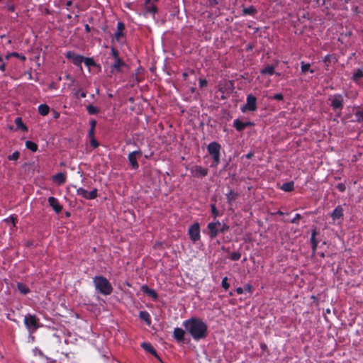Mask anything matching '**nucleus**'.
<instances>
[{
    "instance_id": "nucleus-1",
    "label": "nucleus",
    "mask_w": 363,
    "mask_h": 363,
    "mask_svg": "<svg viewBox=\"0 0 363 363\" xmlns=\"http://www.w3.org/2000/svg\"><path fill=\"white\" fill-rule=\"evenodd\" d=\"M183 326L196 341L204 339L208 335L207 324L199 318L193 317L184 320Z\"/></svg>"
},
{
    "instance_id": "nucleus-2",
    "label": "nucleus",
    "mask_w": 363,
    "mask_h": 363,
    "mask_svg": "<svg viewBox=\"0 0 363 363\" xmlns=\"http://www.w3.org/2000/svg\"><path fill=\"white\" fill-rule=\"evenodd\" d=\"M93 283L96 290L104 296H108L113 292V286L109 281L103 276H95Z\"/></svg>"
},
{
    "instance_id": "nucleus-3",
    "label": "nucleus",
    "mask_w": 363,
    "mask_h": 363,
    "mask_svg": "<svg viewBox=\"0 0 363 363\" xmlns=\"http://www.w3.org/2000/svg\"><path fill=\"white\" fill-rule=\"evenodd\" d=\"M221 145L217 142H211L207 146L208 154L213 158V166H217L220 162Z\"/></svg>"
},
{
    "instance_id": "nucleus-4",
    "label": "nucleus",
    "mask_w": 363,
    "mask_h": 363,
    "mask_svg": "<svg viewBox=\"0 0 363 363\" xmlns=\"http://www.w3.org/2000/svg\"><path fill=\"white\" fill-rule=\"evenodd\" d=\"M330 106L335 112H341L344 107L345 100L342 94H335L328 97Z\"/></svg>"
},
{
    "instance_id": "nucleus-5",
    "label": "nucleus",
    "mask_w": 363,
    "mask_h": 363,
    "mask_svg": "<svg viewBox=\"0 0 363 363\" xmlns=\"http://www.w3.org/2000/svg\"><path fill=\"white\" fill-rule=\"evenodd\" d=\"M24 324L30 333L35 332L39 328V319L35 315L28 314L25 316Z\"/></svg>"
},
{
    "instance_id": "nucleus-6",
    "label": "nucleus",
    "mask_w": 363,
    "mask_h": 363,
    "mask_svg": "<svg viewBox=\"0 0 363 363\" xmlns=\"http://www.w3.org/2000/svg\"><path fill=\"white\" fill-rule=\"evenodd\" d=\"M143 156L142 151L138 149V150H135L133 152H130L128 155V160L131 166V168L133 169H138L139 168V164L138 162V160L140 159Z\"/></svg>"
},
{
    "instance_id": "nucleus-7",
    "label": "nucleus",
    "mask_w": 363,
    "mask_h": 363,
    "mask_svg": "<svg viewBox=\"0 0 363 363\" xmlns=\"http://www.w3.org/2000/svg\"><path fill=\"white\" fill-rule=\"evenodd\" d=\"M257 108V98L251 94H248L247 96L245 105L241 108L242 111H255Z\"/></svg>"
},
{
    "instance_id": "nucleus-8",
    "label": "nucleus",
    "mask_w": 363,
    "mask_h": 363,
    "mask_svg": "<svg viewBox=\"0 0 363 363\" xmlns=\"http://www.w3.org/2000/svg\"><path fill=\"white\" fill-rule=\"evenodd\" d=\"M188 234L193 242L199 241L201 238L199 223H194L193 225H191L189 228Z\"/></svg>"
},
{
    "instance_id": "nucleus-9",
    "label": "nucleus",
    "mask_w": 363,
    "mask_h": 363,
    "mask_svg": "<svg viewBox=\"0 0 363 363\" xmlns=\"http://www.w3.org/2000/svg\"><path fill=\"white\" fill-rule=\"evenodd\" d=\"M65 57L67 59L72 60V62L77 67H80L82 68V64L84 60V57L75 53L73 51H67L65 54Z\"/></svg>"
},
{
    "instance_id": "nucleus-10",
    "label": "nucleus",
    "mask_w": 363,
    "mask_h": 363,
    "mask_svg": "<svg viewBox=\"0 0 363 363\" xmlns=\"http://www.w3.org/2000/svg\"><path fill=\"white\" fill-rule=\"evenodd\" d=\"M221 225V223L218 220L216 222H211L207 225L208 235L211 239L216 238L220 233L219 226Z\"/></svg>"
},
{
    "instance_id": "nucleus-11",
    "label": "nucleus",
    "mask_w": 363,
    "mask_h": 363,
    "mask_svg": "<svg viewBox=\"0 0 363 363\" xmlns=\"http://www.w3.org/2000/svg\"><path fill=\"white\" fill-rule=\"evenodd\" d=\"M97 192L98 191L96 189H94L91 191H88L86 189L81 187L77 190V194L78 195L82 196L83 198L88 200L95 199L98 196Z\"/></svg>"
},
{
    "instance_id": "nucleus-12",
    "label": "nucleus",
    "mask_w": 363,
    "mask_h": 363,
    "mask_svg": "<svg viewBox=\"0 0 363 363\" xmlns=\"http://www.w3.org/2000/svg\"><path fill=\"white\" fill-rule=\"evenodd\" d=\"M191 174L194 177H204L207 176L208 169L199 165L193 166L191 169Z\"/></svg>"
},
{
    "instance_id": "nucleus-13",
    "label": "nucleus",
    "mask_w": 363,
    "mask_h": 363,
    "mask_svg": "<svg viewBox=\"0 0 363 363\" xmlns=\"http://www.w3.org/2000/svg\"><path fill=\"white\" fill-rule=\"evenodd\" d=\"M141 347L145 350L146 352L152 354L155 358L161 363H164L160 356L157 354L155 349L152 347V345L150 342H143L141 343Z\"/></svg>"
},
{
    "instance_id": "nucleus-14",
    "label": "nucleus",
    "mask_w": 363,
    "mask_h": 363,
    "mask_svg": "<svg viewBox=\"0 0 363 363\" xmlns=\"http://www.w3.org/2000/svg\"><path fill=\"white\" fill-rule=\"evenodd\" d=\"M253 125L254 123L251 121L242 122L238 118L233 121V127L239 132H241L246 128L252 126Z\"/></svg>"
},
{
    "instance_id": "nucleus-15",
    "label": "nucleus",
    "mask_w": 363,
    "mask_h": 363,
    "mask_svg": "<svg viewBox=\"0 0 363 363\" xmlns=\"http://www.w3.org/2000/svg\"><path fill=\"white\" fill-rule=\"evenodd\" d=\"M49 205L52 208L55 213H59L62 210V206L60 204L59 201L57 198L50 196L48 199Z\"/></svg>"
},
{
    "instance_id": "nucleus-16",
    "label": "nucleus",
    "mask_w": 363,
    "mask_h": 363,
    "mask_svg": "<svg viewBox=\"0 0 363 363\" xmlns=\"http://www.w3.org/2000/svg\"><path fill=\"white\" fill-rule=\"evenodd\" d=\"M330 216L333 221L343 219L344 216V210L342 207L340 205H338L335 207V208L333 211V212L330 214Z\"/></svg>"
},
{
    "instance_id": "nucleus-17",
    "label": "nucleus",
    "mask_w": 363,
    "mask_h": 363,
    "mask_svg": "<svg viewBox=\"0 0 363 363\" xmlns=\"http://www.w3.org/2000/svg\"><path fill=\"white\" fill-rule=\"evenodd\" d=\"M185 331L180 328H176L173 332L174 338L178 342H183L184 340Z\"/></svg>"
},
{
    "instance_id": "nucleus-18",
    "label": "nucleus",
    "mask_w": 363,
    "mask_h": 363,
    "mask_svg": "<svg viewBox=\"0 0 363 363\" xmlns=\"http://www.w3.org/2000/svg\"><path fill=\"white\" fill-rule=\"evenodd\" d=\"M141 291L154 300L158 298L157 293L154 289H150L147 285H143L141 286Z\"/></svg>"
},
{
    "instance_id": "nucleus-19",
    "label": "nucleus",
    "mask_w": 363,
    "mask_h": 363,
    "mask_svg": "<svg viewBox=\"0 0 363 363\" xmlns=\"http://www.w3.org/2000/svg\"><path fill=\"white\" fill-rule=\"evenodd\" d=\"M125 29V25L123 22L119 21L117 23V31L114 35V38L117 41H120L121 38L124 35L123 30Z\"/></svg>"
},
{
    "instance_id": "nucleus-20",
    "label": "nucleus",
    "mask_w": 363,
    "mask_h": 363,
    "mask_svg": "<svg viewBox=\"0 0 363 363\" xmlns=\"http://www.w3.org/2000/svg\"><path fill=\"white\" fill-rule=\"evenodd\" d=\"M318 234V232L317 231L316 228H314L312 230L311 237V248H312L313 253H315L317 250L318 240L316 239L315 237Z\"/></svg>"
},
{
    "instance_id": "nucleus-21",
    "label": "nucleus",
    "mask_w": 363,
    "mask_h": 363,
    "mask_svg": "<svg viewBox=\"0 0 363 363\" xmlns=\"http://www.w3.org/2000/svg\"><path fill=\"white\" fill-rule=\"evenodd\" d=\"M52 181L56 182L58 185H62L66 182V174L62 172L57 173L52 176Z\"/></svg>"
},
{
    "instance_id": "nucleus-22",
    "label": "nucleus",
    "mask_w": 363,
    "mask_h": 363,
    "mask_svg": "<svg viewBox=\"0 0 363 363\" xmlns=\"http://www.w3.org/2000/svg\"><path fill=\"white\" fill-rule=\"evenodd\" d=\"M323 62L325 64L326 69L328 70V67L331 63H336L337 60L335 55L328 54L326 55L323 58Z\"/></svg>"
},
{
    "instance_id": "nucleus-23",
    "label": "nucleus",
    "mask_w": 363,
    "mask_h": 363,
    "mask_svg": "<svg viewBox=\"0 0 363 363\" xmlns=\"http://www.w3.org/2000/svg\"><path fill=\"white\" fill-rule=\"evenodd\" d=\"M139 318L144 320L147 325H150L152 323L151 316L150 313L146 311H140Z\"/></svg>"
},
{
    "instance_id": "nucleus-24",
    "label": "nucleus",
    "mask_w": 363,
    "mask_h": 363,
    "mask_svg": "<svg viewBox=\"0 0 363 363\" xmlns=\"http://www.w3.org/2000/svg\"><path fill=\"white\" fill-rule=\"evenodd\" d=\"M275 67L273 65H267L264 68L260 70V73L262 75H273L275 74Z\"/></svg>"
},
{
    "instance_id": "nucleus-25",
    "label": "nucleus",
    "mask_w": 363,
    "mask_h": 363,
    "mask_svg": "<svg viewBox=\"0 0 363 363\" xmlns=\"http://www.w3.org/2000/svg\"><path fill=\"white\" fill-rule=\"evenodd\" d=\"M123 66H125V63L123 60L120 58L115 60V62L112 65L111 68L120 72L121 71V67Z\"/></svg>"
},
{
    "instance_id": "nucleus-26",
    "label": "nucleus",
    "mask_w": 363,
    "mask_h": 363,
    "mask_svg": "<svg viewBox=\"0 0 363 363\" xmlns=\"http://www.w3.org/2000/svg\"><path fill=\"white\" fill-rule=\"evenodd\" d=\"M15 123L16 125V129H20L23 132L28 131V127L23 123L22 118L21 117H17L15 119Z\"/></svg>"
},
{
    "instance_id": "nucleus-27",
    "label": "nucleus",
    "mask_w": 363,
    "mask_h": 363,
    "mask_svg": "<svg viewBox=\"0 0 363 363\" xmlns=\"http://www.w3.org/2000/svg\"><path fill=\"white\" fill-rule=\"evenodd\" d=\"M280 189L284 191H286V192H291L294 190V182H286V183H284L280 187Z\"/></svg>"
},
{
    "instance_id": "nucleus-28",
    "label": "nucleus",
    "mask_w": 363,
    "mask_h": 363,
    "mask_svg": "<svg viewBox=\"0 0 363 363\" xmlns=\"http://www.w3.org/2000/svg\"><path fill=\"white\" fill-rule=\"evenodd\" d=\"M157 12V6L153 4H145V13H150L152 15V17L154 18L155 14Z\"/></svg>"
},
{
    "instance_id": "nucleus-29",
    "label": "nucleus",
    "mask_w": 363,
    "mask_h": 363,
    "mask_svg": "<svg viewBox=\"0 0 363 363\" xmlns=\"http://www.w3.org/2000/svg\"><path fill=\"white\" fill-rule=\"evenodd\" d=\"M238 194V193L235 192L233 190H230L228 194H226V199L228 201V203L230 205H232L233 202L235 201L237 199Z\"/></svg>"
},
{
    "instance_id": "nucleus-30",
    "label": "nucleus",
    "mask_w": 363,
    "mask_h": 363,
    "mask_svg": "<svg viewBox=\"0 0 363 363\" xmlns=\"http://www.w3.org/2000/svg\"><path fill=\"white\" fill-rule=\"evenodd\" d=\"M38 109L39 113L43 116H47L50 111V107L47 104L39 105Z\"/></svg>"
},
{
    "instance_id": "nucleus-31",
    "label": "nucleus",
    "mask_w": 363,
    "mask_h": 363,
    "mask_svg": "<svg viewBox=\"0 0 363 363\" xmlns=\"http://www.w3.org/2000/svg\"><path fill=\"white\" fill-rule=\"evenodd\" d=\"M25 145L27 149L30 150L33 152H35L38 151V146L33 141L27 140L25 143Z\"/></svg>"
},
{
    "instance_id": "nucleus-32",
    "label": "nucleus",
    "mask_w": 363,
    "mask_h": 363,
    "mask_svg": "<svg viewBox=\"0 0 363 363\" xmlns=\"http://www.w3.org/2000/svg\"><path fill=\"white\" fill-rule=\"evenodd\" d=\"M256 13H257V10L252 6L247 7V8H244L242 9V14L244 16H255Z\"/></svg>"
},
{
    "instance_id": "nucleus-33",
    "label": "nucleus",
    "mask_w": 363,
    "mask_h": 363,
    "mask_svg": "<svg viewBox=\"0 0 363 363\" xmlns=\"http://www.w3.org/2000/svg\"><path fill=\"white\" fill-rule=\"evenodd\" d=\"M310 67L311 65L309 63H305L304 62H301V69L303 74H306L307 72H310L312 74L314 73L315 71L311 69Z\"/></svg>"
},
{
    "instance_id": "nucleus-34",
    "label": "nucleus",
    "mask_w": 363,
    "mask_h": 363,
    "mask_svg": "<svg viewBox=\"0 0 363 363\" xmlns=\"http://www.w3.org/2000/svg\"><path fill=\"white\" fill-rule=\"evenodd\" d=\"M17 288L22 294H27L30 292L29 288L23 283H18Z\"/></svg>"
},
{
    "instance_id": "nucleus-35",
    "label": "nucleus",
    "mask_w": 363,
    "mask_h": 363,
    "mask_svg": "<svg viewBox=\"0 0 363 363\" xmlns=\"http://www.w3.org/2000/svg\"><path fill=\"white\" fill-rule=\"evenodd\" d=\"M86 110L90 115H96L99 113L100 109L98 107L93 106L92 104H89L86 106Z\"/></svg>"
},
{
    "instance_id": "nucleus-36",
    "label": "nucleus",
    "mask_w": 363,
    "mask_h": 363,
    "mask_svg": "<svg viewBox=\"0 0 363 363\" xmlns=\"http://www.w3.org/2000/svg\"><path fill=\"white\" fill-rule=\"evenodd\" d=\"M83 62H84L85 65L88 67L96 66V63L95 62L94 60L91 57H84V60L83 61Z\"/></svg>"
},
{
    "instance_id": "nucleus-37",
    "label": "nucleus",
    "mask_w": 363,
    "mask_h": 363,
    "mask_svg": "<svg viewBox=\"0 0 363 363\" xmlns=\"http://www.w3.org/2000/svg\"><path fill=\"white\" fill-rule=\"evenodd\" d=\"M363 77V71L361 69H358L352 76V80L357 82L359 79Z\"/></svg>"
},
{
    "instance_id": "nucleus-38",
    "label": "nucleus",
    "mask_w": 363,
    "mask_h": 363,
    "mask_svg": "<svg viewBox=\"0 0 363 363\" xmlns=\"http://www.w3.org/2000/svg\"><path fill=\"white\" fill-rule=\"evenodd\" d=\"M356 121L358 123L363 122V109L357 111L354 113Z\"/></svg>"
},
{
    "instance_id": "nucleus-39",
    "label": "nucleus",
    "mask_w": 363,
    "mask_h": 363,
    "mask_svg": "<svg viewBox=\"0 0 363 363\" xmlns=\"http://www.w3.org/2000/svg\"><path fill=\"white\" fill-rule=\"evenodd\" d=\"M5 222L9 223V221L12 223L13 227H16V223L18 221L17 216L15 215H11L9 218L4 220Z\"/></svg>"
},
{
    "instance_id": "nucleus-40",
    "label": "nucleus",
    "mask_w": 363,
    "mask_h": 363,
    "mask_svg": "<svg viewBox=\"0 0 363 363\" xmlns=\"http://www.w3.org/2000/svg\"><path fill=\"white\" fill-rule=\"evenodd\" d=\"M211 214L213 218H216L220 216V213L216 206V204H211Z\"/></svg>"
},
{
    "instance_id": "nucleus-41",
    "label": "nucleus",
    "mask_w": 363,
    "mask_h": 363,
    "mask_svg": "<svg viewBox=\"0 0 363 363\" xmlns=\"http://www.w3.org/2000/svg\"><path fill=\"white\" fill-rule=\"evenodd\" d=\"M74 95L76 98H85L86 96V92L82 91L81 89H77L74 91Z\"/></svg>"
},
{
    "instance_id": "nucleus-42",
    "label": "nucleus",
    "mask_w": 363,
    "mask_h": 363,
    "mask_svg": "<svg viewBox=\"0 0 363 363\" xmlns=\"http://www.w3.org/2000/svg\"><path fill=\"white\" fill-rule=\"evenodd\" d=\"M20 157V152L18 151H15L12 155H10L8 156V160H13V161H16L19 159Z\"/></svg>"
},
{
    "instance_id": "nucleus-43",
    "label": "nucleus",
    "mask_w": 363,
    "mask_h": 363,
    "mask_svg": "<svg viewBox=\"0 0 363 363\" xmlns=\"http://www.w3.org/2000/svg\"><path fill=\"white\" fill-rule=\"evenodd\" d=\"M240 257H241V253L239 252H232L230 255V258L233 261H238L240 259Z\"/></svg>"
},
{
    "instance_id": "nucleus-44",
    "label": "nucleus",
    "mask_w": 363,
    "mask_h": 363,
    "mask_svg": "<svg viewBox=\"0 0 363 363\" xmlns=\"http://www.w3.org/2000/svg\"><path fill=\"white\" fill-rule=\"evenodd\" d=\"M111 54L113 57L114 60L120 59L119 52L116 48L112 47L111 50Z\"/></svg>"
},
{
    "instance_id": "nucleus-45",
    "label": "nucleus",
    "mask_w": 363,
    "mask_h": 363,
    "mask_svg": "<svg viewBox=\"0 0 363 363\" xmlns=\"http://www.w3.org/2000/svg\"><path fill=\"white\" fill-rule=\"evenodd\" d=\"M222 287L226 291L229 289L230 284L228 283V277H225L223 278L222 282H221Z\"/></svg>"
},
{
    "instance_id": "nucleus-46",
    "label": "nucleus",
    "mask_w": 363,
    "mask_h": 363,
    "mask_svg": "<svg viewBox=\"0 0 363 363\" xmlns=\"http://www.w3.org/2000/svg\"><path fill=\"white\" fill-rule=\"evenodd\" d=\"M6 8H7V9H8L9 11H11V12H14V11H15V10H16V6H15V5H14L13 3H11V1H8L6 2Z\"/></svg>"
},
{
    "instance_id": "nucleus-47",
    "label": "nucleus",
    "mask_w": 363,
    "mask_h": 363,
    "mask_svg": "<svg viewBox=\"0 0 363 363\" xmlns=\"http://www.w3.org/2000/svg\"><path fill=\"white\" fill-rule=\"evenodd\" d=\"M13 57L20 59L21 61L24 62L26 60V57L23 55L19 54L18 52H11Z\"/></svg>"
},
{
    "instance_id": "nucleus-48",
    "label": "nucleus",
    "mask_w": 363,
    "mask_h": 363,
    "mask_svg": "<svg viewBox=\"0 0 363 363\" xmlns=\"http://www.w3.org/2000/svg\"><path fill=\"white\" fill-rule=\"evenodd\" d=\"M90 139V144H91V146L94 148H96L99 147V142L95 139V137H93V138H89Z\"/></svg>"
},
{
    "instance_id": "nucleus-49",
    "label": "nucleus",
    "mask_w": 363,
    "mask_h": 363,
    "mask_svg": "<svg viewBox=\"0 0 363 363\" xmlns=\"http://www.w3.org/2000/svg\"><path fill=\"white\" fill-rule=\"evenodd\" d=\"M302 218V216L301 214L299 213H296L295 215V216L294 217V218L291 220V223H294V224H298V221L299 220H301Z\"/></svg>"
},
{
    "instance_id": "nucleus-50",
    "label": "nucleus",
    "mask_w": 363,
    "mask_h": 363,
    "mask_svg": "<svg viewBox=\"0 0 363 363\" xmlns=\"http://www.w3.org/2000/svg\"><path fill=\"white\" fill-rule=\"evenodd\" d=\"M220 233H224L229 230V225L225 223H221V225L219 226Z\"/></svg>"
},
{
    "instance_id": "nucleus-51",
    "label": "nucleus",
    "mask_w": 363,
    "mask_h": 363,
    "mask_svg": "<svg viewBox=\"0 0 363 363\" xmlns=\"http://www.w3.org/2000/svg\"><path fill=\"white\" fill-rule=\"evenodd\" d=\"M199 84L200 88H203L208 85V82L206 79L200 78L199 79Z\"/></svg>"
},
{
    "instance_id": "nucleus-52",
    "label": "nucleus",
    "mask_w": 363,
    "mask_h": 363,
    "mask_svg": "<svg viewBox=\"0 0 363 363\" xmlns=\"http://www.w3.org/2000/svg\"><path fill=\"white\" fill-rule=\"evenodd\" d=\"M272 99L277 101H281L284 99V96L281 93H277L275 94L273 96H272Z\"/></svg>"
},
{
    "instance_id": "nucleus-53",
    "label": "nucleus",
    "mask_w": 363,
    "mask_h": 363,
    "mask_svg": "<svg viewBox=\"0 0 363 363\" xmlns=\"http://www.w3.org/2000/svg\"><path fill=\"white\" fill-rule=\"evenodd\" d=\"M336 187L340 192H344L346 190V186L343 183L338 184Z\"/></svg>"
},
{
    "instance_id": "nucleus-54",
    "label": "nucleus",
    "mask_w": 363,
    "mask_h": 363,
    "mask_svg": "<svg viewBox=\"0 0 363 363\" xmlns=\"http://www.w3.org/2000/svg\"><path fill=\"white\" fill-rule=\"evenodd\" d=\"M6 70V63L4 62L3 58L0 56V71L5 72Z\"/></svg>"
},
{
    "instance_id": "nucleus-55",
    "label": "nucleus",
    "mask_w": 363,
    "mask_h": 363,
    "mask_svg": "<svg viewBox=\"0 0 363 363\" xmlns=\"http://www.w3.org/2000/svg\"><path fill=\"white\" fill-rule=\"evenodd\" d=\"M94 133H95V128H90L89 133H88V137L89 138L94 137Z\"/></svg>"
},
{
    "instance_id": "nucleus-56",
    "label": "nucleus",
    "mask_w": 363,
    "mask_h": 363,
    "mask_svg": "<svg viewBox=\"0 0 363 363\" xmlns=\"http://www.w3.org/2000/svg\"><path fill=\"white\" fill-rule=\"evenodd\" d=\"M245 290L249 293H252V286L250 285V284H246L245 286Z\"/></svg>"
},
{
    "instance_id": "nucleus-57",
    "label": "nucleus",
    "mask_w": 363,
    "mask_h": 363,
    "mask_svg": "<svg viewBox=\"0 0 363 363\" xmlns=\"http://www.w3.org/2000/svg\"><path fill=\"white\" fill-rule=\"evenodd\" d=\"M65 79H66L67 80H69V81H71L72 83L74 82V78H73V77H72L69 74H67L65 75Z\"/></svg>"
},
{
    "instance_id": "nucleus-58",
    "label": "nucleus",
    "mask_w": 363,
    "mask_h": 363,
    "mask_svg": "<svg viewBox=\"0 0 363 363\" xmlns=\"http://www.w3.org/2000/svg\"><path fill=\"white\" fill-rule=\"evenodd\" d=\"M96 125V121L94 119H92L90 121V128H95Z\"/></svg>"
},
{
    "instance_id": "nucleus-59",
    "label": "nucleus",
    "mask_w": 363,
    "mask_h": 363,
    "mask_svg": "<svg viewBox=\"0 0 363 363\" xmlns=\"http://www.w3.org/2000/svg\"><path fill=\"white\" fill-rule=\"evenodd\" d=\"M254 156V153L252 152H250L245 155V157L247 159H251Z\"/></svg>"
},
{
    "instance_id": "nucleus-60",
    "label": "nucleus",
    "mask_w": 363,
    "mask_h": 363,
    "mask_svg": "<svg viewBox=\"0 0 363 363\" xmlns=\"http://www.w3.org/2000/svg\"><path fill=\"white\" fill-rule=\"evenodd\" d=\"M72 5V0H69V1H67V3H66V9L67 10L69 9V7Z\"/></svg>"
},
{
    "instance_id": "nucleus-61",
    "label": "nucleus",
    "mask_w": 363,
    "mask_h": 363,
    "mask_svg": "<svg viewBox=\"0 0 363 363\" xmlns=\"http://www.w3.org/2000/svg\"><path fill=\"white\" fill-rule=\"evenodd\" d=\"M243 290H244V289H243L242 287H238V288L236 289V293H237L238 294H242L243 293Z\"/></svg>"
},
{
    "instance_id": "nucleus-62",
    "label": "nucleus",
    "mask_w": 363,
    "mask_h": 363,
    "mask_svg": "<svg viewBox=\"0 0 363 363\" xmlns=\"http://www.w3.org/2000/svg\"><path fill=\"white\" fill-rule=\"evenodd\" d=\"M159 0H145V4H155V2H157Z\"/></svg>"
},
{
    "instance_id": "nucleus-63",
    "label": "nucleus",
    "mask_w": 363,
    "mask_h": 363,
    "mask_svg": "<svg viewBox=\"0 0 363 363\" xmlns=\"http://www.w3.org/2000/svg\"><path fill=\"white\" fill-rule=\"evenodd\" d=\"M218 4V2L217 0H210V4L211 6H215V5H217Z\"/></svg>"
},
{
    "instance_id": "nucleus-64",
    "label": "nucleus",
    "mask_w": 363,
    "mask_h": 363,
    "mask_svg": "<svg viewBox=\"0 0 363 363\" xmlns=\"http://www.w3.org/2000/svg\"><path fill=\"white\" fill-rule=\"evenodd\" d=\"M84 29L87 33H89L91 31V27L88 24L85 25Z\"/></svg>"
}]
</instances>
